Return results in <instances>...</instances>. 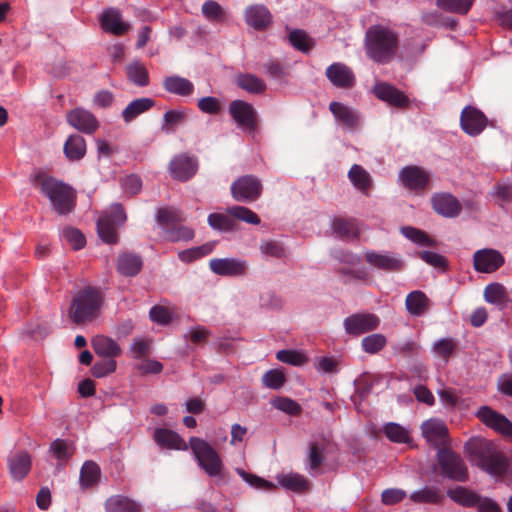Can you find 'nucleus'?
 I'll use <instances>...</instances> for the list:
<instances>
[{
  "label": "nucleus",
  "instance_id": "nucleus-1",
  "mask_svg": "<svg viewBox=\"0 0 512 512\" xmlns=\"http://www.w3.org/2000/svg\"><path fill=\"white\" fill-rule=\"evenodd\" d=\"M364 44L368 58L378 64H388L397 54L399 36L387 26L372 25L365 33Z\"/></svg>",
  "mask_w": 512,
  "mask_h": 512
},
{
  "label": "nucleus",
  "instance_id": "nucleus-2",
  "mask_svg": "<svg viewBox=\"0 0 512 512\" xmlns=\"http://www.w3.org/2000/svg\"><path fill=\"white\" fill-rule=\"evenodd\" d=\"M33 185L50 200L59 215H67L74 210L76 193L68 184L46 173H38L33 178Z\"/></svg>",
  "mask_w": 512,
  "mask_h": 512
},
{
  "label": "nucleus",
  "instance_id": "nucleus-3",
  "mask_svg": "<svg viewBox=\"0 0 512 512\" xmlns=\"http://www.w3.org/2000/svg\"><path fill=\"white\" fill-rule=\"evenodd\" d=\"M465 451L471 461L483 470L501 475L508 468V461L495 444L481 437L469 439L465 444Z\"/></svg>",
  "mask_w": 512,
  "mask_h": 512
},
{
  "label": "nucleus",
  "instance_id": "nucleus-4",
  "mask_svg": "<svg viewBox=\"0 0 512 512\" xmlns=\"http://www.w3.org/2000/svg\"><path fill=\"white\" fill-rule=\"evenodd\" d=\"M103 301L101 289L88 285L77 292L70 304L68 315L77 325L92 322L98 317Z\"/></svg>",
  "mask_w": 512,
  "mask_h": 512
},
{
  "label": "nucleus",
  "instance_id": "nucleus-5",
  "mask_svg": "<svg viewBox=\"0 0 512 512\" xmlns=\"http://www.w3.org/2000/svg\"><path fill=\"white\" fill-rule=\"evenodd\" d=\"M184 221L185 218L178 209L165 207L158 210L157 222L163 228L166 239L171 242L193 239L194 230L182 225Z\"/></svg>",
  "mask_w": 512,
  "mask_h": 512
},
{
  "label": "nucleus",
  "instance_id": "nucleus-6",
  "mask_svg": "<svg viewBox=\"0 0 512 512\" xmlns=\"http://www.w3.org/2000/svg\"><path fill=\"white\" fill-rule=\"evenodd\" d=\"M189 443L198 465L210 477L222 476L224 465L216 450L208 442L198 437H191Z\"/></svg>",
  "mask_w": 512,
  "mask_h": 512
},
{
  "label": "nucleus",
  "instance_id": "nucleus-7",
  "mask_svg": "<svg viewBox=\"0 0 512 512\" xmlns=\"http://www.w3.org/2000/svg\"><path fill=\"white\" fill-rule=\"evenodd\" d=\"M437 459L444 476L459 482L467 480V467L458 454L447 448H441L438 450Z\"/></svg>",
  "mask_w": 512,
  "mask_h": 512
},
{
  "label": "nucleus",
  "instance_id": "nucleus-8",
  "mask_svg": "<svg viewBox=\"0 0 512 512\" xmlns=\"http://www.w3.org/2000/svg\"><path fill=\"white\" fill-rule=\"evenodd\" d=\"M231 195L238 202L251 203L262 194L261 181L253 175H244L236 179L230 187Z\"/></svg>",
  "mask_w": 512,
  "mask_h": 512
},
{
  "label": "nucleus",
  "instance_id": "nucleus-9",
  "mask_svg": "<svg viewBox=\"0 0 512 512\" xmlns=\"http://www.w3.org/2000/svg\"><path fill=\"white\" fill-rule=\"evenodd\" d=\"M380 319L373 313H355L343 321L345 332L352 336L373 331L378 328Z\"/></svg>",
  "mask_w": 512,
  "mask_h": 512
},
{
  "label": "nucleus",
  "instance_id": "nucleus-10",
  "mask_svg": "<svg viewBox=\"0 0 512 512\" xmlns=\"http://www.w3.org/2000/svg\"><path fill=\"white\" fill-rule=\"evenodd\" d=\"M229 113L233 120L249 131L257 128V112L252 104L243 100H233L229 104Z\"/></svg>",
  "mask_w": 512,
  "mask_h": 512
},
{
  "label": "nucleus",
  "instance_id": "nucleus-11",
  "mask_svg": "<svg viewBox=\"0 0 512 512\" xmlns=\"http://www.w3.org/2000/svg\"><path fill=\"white\" fill-rule=\"evenodd\" d=\"M198 170V160L195 156L181 153L172 158L169 163V171L174 179L187 181L191 179Z\"/></svg>",
  "mask_w": 512,
  "mask_h": 512
},
{
  "label": "nucleus",
  "instance_id": "nucleus-12",
  "mask_svg": "<svg viewBox=\"0 0 512 512\" xmlns=\"http://www.w3.org/2000/svg\"><path fill=\"white\" fill-rule=\"evenodd\" d=\"M476 415L487 427L512 439V422L506 416L488 406L481 407Z\"/></svg>",
  "mask_w": 512,
  "mask_h": 512
},
{
  "label": "nucleus",
  "instance_id": "nucleus-13",
  "mask_svg": "<svg viewBox=\"0 0 512 512\" xmlns=\"http://www.w3.org/2000/svg\"><path fill=\"white\" fill-rule=\"evenodd\" d=\"M504 262L503 255L498 250L491 248L477 250L473 255L474 269L480 273L495 272Z\"/></svg>",
  "mask_w": 512,
  "mask_h": 512
},
{
  "label": "nucleus",
  "instance_id": "nucleus-14",
  "mask_svg": "<svg viewBox=\"0 0 512 512\" xmlns=\"http://www.w3.org/2000/svg\"><path fill=\"white\" fill-rule=\"evenodd\" d=\"M209 267L217 275L238 277L246 275L248 263L236 258H214L209 261Z\"/></svg>",
  "mask_w": 512,
  "mask_h": 512
},
{
  "label": "nucleus",
  "instance_id": "nucleus-15",
  "mask_svg": "<svg viewBox=\"0 0 512 512\" xmlns=\"http://www.w3.org/2000/svg\"><path fill=\"white\" fill-rule=\"evenodd\" d=\"M434 211L446 218H456L462 211L460 201L451 193H435L431 198Z\"/></svg>",
  "mask_w": 512,
  "mask_h": 512
},
{
  "label": "nucleus",
  "instance_id": "nucleus-16",
  "mask_svg": "<svg viewBox=\"0 0 512 512\" xmlns=\"http://www.w3.org/2000/svg\"><path fill=\"white\" fill-rule=\"evenodd\" d=\"M327 79L337 88L350 89L355 85L353 70L342 62H334L326 68Z\"/></svg>",
  "mask_w": 512,
  "mask_h": 512
},
{
  "label": "nucleus",
  "instance_id": "nucleus-17",
  "mask_svg": "<svg viewBox=\"0 0 512 512\" xmlns=\"http://www.w3.org/2000/svg\"><path fill=\"white\" fill-rule=\"evenodd\" d=\"M364 256L369 265L385 272H399L404 267L403 260L394 253L366 251Z\"/></svg>",
  "mask_w": 512,
  "mask_h": 512
},
{
  "label": "nucleus",
  "instance_id": "nucleus-18",
  "mask_svg": "<svg viewBox=\"0 0 512 512\" xmlns=\"http://www.w3.org/2000/svg\"><path fill=\"white\" fill-rule=\"evenodd\" d=\"M422 435L433 447L441 449L447 443L448 428L444 422L429 419L421 425Z\"/></svg>",
  "mask_w": 512,
  "mask_h": 512
},
{
  "label": "nucleus",
  "instance_id": "nucleus-19",
  "mask_svg": "<svg viewBox=\"0 0 512 512\" xmlns=\"http://www.w3.org/2000/svg\"><path fill=\"white\" fill-rule=\"evenodd\" d=\"M460 124L465 133L476 136L486 127L487 118L480 110L468 106L461 112Z\"/></svg>",
  "mask_w": 512,
  "mask_h": 512
},
{
  "label": "nucleus",
  "instance_id": "nucleus-20",
  "mask_svg": "<svg viewBox=\"0 0 512 512\" xmlns=\"http://www.w3.org/2000/svg\"><path fill=\"white\" fill-rule=\"evenodd\" d=\"M375 96L397 108H405L409 105V98L395 86L386 83H376L373 88Z\"/></svg>",
  "mask_w": 512,
  "mask_h": 512
},
{
  "label": "nucleus",
  "instance_id": "nucleus-21",
  "mask_svg": "<svg viewBox=\"0 0 512 512\" xmlns=\"http://www.w3.org/2000/svg\"><path fill=\"white\" fill-rule=\"evenodd\" d=\"M67 122L75 129L86 134L94 133L99 127L96 117L83 108L71 110L67 114Z\"/></svg>",
  "mask_w": 512,
  "mask_h": 512
},
{
  "label": "nucleus",
  "instance_id": "nucleus-22",
  "mask_svg": "<svg viewBox=\"0 0 512 512\" xmlns=\"http://www.w3.org/2000/svg\"><path fill=\"white\" fill-rule=\"evenodd\" d=\"M7 466L11 477L15 481H21L31 470V456L27 451H16L8 456Z\"/></svg>",
  "mask_w": 512,
  "mask_h": 512
},
{
  "label": "nucleus",
  "instance_id": "nucleus-23",
  "mask_svg": "<svg viewBox=\"0 0 512 512\" xmlns=\"http://www.w3.org/2000/svg\"><path fill=\"white\" fill-rule=\"evenodd\" d=\"M400 179L410 190H423L429 182V175L418 166H407L401 170Z\"/></svg>",
  "mask_w": 512,
  "mask_h": 512
},
{
  "label": "nucleus",
  "instance_id": "nucleus-24",
  "mask_svg": "<svg viewBox=\"0 0 512 512\" xmlns=\"http://www.w3.org/2000/svg\"><path fill=\"white\" fill-rule=\"evenodd\" d=\"M244 16L246 23L258 31L267 29L272 20L268 8L260 4L247 7Z\"/></svg>",
  "mask_w": 512,
  "mask_h": 512
},
{
  "label": "nucleus",
  "instance_id": "nucleus-25",
  "mask_svg": "<svg viewBox=\"0 0 512 512\" xmlns=\"http://www.w3.org/2000/svg\"><path fill=\"white\" fill-rule=\"evenodd\" d=\"M329 110L345 128L354 130L358 127L359 115L354 109L340 102L333 101L329 104Z\"/></svg>",
  "mask_w": 512,
  "mask_h": 512
},
{
  "label": "nucleus",
  "instance_id": "nucleus-26",
  "mask_svg": "<svg viewBox=\"0 0 512 512\" xmlns=\"http://www.w3.org/2000/svg\"><path fill=\"white\" fill-rule=\"evenodd\" d=\"M101 26L106 32L120 36L129 29V24L122 21L121 13L118 9L109 8L101 16Z\"/></svg>",
  "mask_w": 512,
  "mask_h": 512
},
{
  "label": "nucleus",
  "instance_id": "nucleus-27",
  "mask_svg": "<svg viewBox=\"0 0 512 512\" xmlns=\"http://www.w3.org/2000/svg\"><path fill=\"white\" fill-rule=\"evenodd\" d=\"M142 258L134 253L124 252L117 258V270L126 277L136 276L142 269Z\"/></svg>",
  "mask_w": 512,
  "mask_h": 512
},
{
  "label": "nucleus",
  "instance_id": "nucleus-28",
  "mask_svg": "<svg viewBox=\"0 0 512 512\" xmlns=\"http://www.w3.org/2000/svg\"><path fill=\"white\" fill-rule=\"evenodd\" d=\"M405 306L409 314L419 317L430 309L431 302L424 292L415 290L406 296Z\"/></svg>",
  "mask_w": 512,
  "mask_h": 512
},
{
  "label": "nucleus",
  "instance_id": "nucleus-29",
  "mask_svg": "<svg viewBox=\"0 0 512 512\" xmlns=\"http://www.w3.org/2000/svg\"><path fill=\"white\" fill-rule=\"evenodd\" d=\"M91 344L94 352L100 357L113 359L114 357H118L122 352L115 340L104 335L95 336Z\"/></svg>",
  "mask_w": 512,
  "mask_h": 512
},
{
  "label": "nucleus",
  "instance_id": "nucleus-30",
  "mask_svg": "<svg viewBox=\"0 0 512 512\" xmlns=\"http://www.w3.org/2000/svg\"><path fill=\"white\" fill-rule=\"evenodd\" d=\"M154 439L162 447L186 450L187 444L185 441L174 431L158 428L155 430Z\"/></svg>",
  "mask_w": 512,
  "mask_h": 512
},
{
  "label": "nucleus",
  "instance_id": "nucleus-31",
  "mask_svg": "<svg viewBox=\"0 0 512 512\" xmlns=\"http://www.w3.org/2000/svg\"><path fill=\"white\" fill-rule=\"evenodd\" d=\"M484 299L486 302L505 309L509 303V295L506 288L500 283L488 284L484 289Z\"/></svg>",
  "mask_w": 512,
  "mask_h": 512
},
{
  "label": "nucleus",
  "instance_id": "nucleus-32",
  "mask_svg": "<svg viewBox=\"0 0 512 512\" xmlns=\"http://www.w3.org/2000/svg\"><path fill=\"white\" fill-rule=\"evenodd\" d=\"M101 477V469L94 461H85L80 470L79 483L83 490L94 487Z\"/></svg>",
  "mask_w": 512,
  "mask_h": 512
},
{
  "label": "nucleus",
  "instance_id": "nucleus-33",
  "mask_svg": "<svg viewBox=\"0 0 512 512\" xmlns=\"http://www.w3.org/2000/svg\"><path fill=\"white\" fill-rule=\"evenodd\" d=\"M163 87L167 92L179 96H190L194 91V85L190 80L177 75L166 77Z\"/></svg>",
  "mask_w": 512,
  "mask_h": 512
},
{
  "label": "nucleus",
  "instance_id": "nucleus-34",
  "mask_svg": "<svg viewBox=\"0 0 512 512\" xmlns=\"http://www.w3.org/2000/svg\"><path fill=\"white\" fill-rule=\"evenodd\" d=\"M410 499L417 504H440L444 499V494L438 487L425 486L411 493Z\"/></svg>",
  "mask_w": 512,
  "mask_h": 512
},
{
  "label": "nucleus",
  "instance_id": "nucleus-35",
  "mask_svg": "<svg viewBox=\"0 0 512 512\" xmlns=\"http://www.w3.org/2000/svg\"><path fill=\"white\" fill-rule=\"evenodd\" d=\"M154 105L155 101L151 98L143 97L135 99L122 111L123 120L129 123L142 113L150 110Z\"/></svg>",
  "mask_w": 512,
  "mask_h": 512
},
{
  "label": "nucleus",
  "instance_id": "nucleus-36",
  "mask_svg": "<svg viewBox=\"0 0 512 512\" xmlns=\"http://www.w3.org/2000/svg\"><path fill=\"white\" fill-rule=\"evenodd\" d=\"M235 83L239 88L250 94H261L266 90L265 82L261 78L250 73L238 74L235 78Z\"/></svg>",
  "mask_w": 512,
  "mask_h": 512
},
{
  "label": "nucleus",
  "instance_id": "nucleus-37",
  "mask_svg": "<svg viewBox=\"0 0 512 512\" xmlns=\"http://www.w3.org/2000/svg\"><path fill=\"white\" fill-rule=\"evenodd\" d=\"M447 495L457 504L465 506V507H474L478 506L481 497L462 486H458L454 489H449L447 491Z\"/></svg>",
  "mask_w": 512,
  "mask_h": 512
},
{
  "label": "nucleus",
  "instance_id": "nucleus-38",
  "mask_svg": "<svg viewBox=\"0 0 512 512\" xmlns=\"http://www.w3.org/2000/svg\"><path fill=\"white\" fill-rule=\"evenodd\" d=\"M49 451L58 460L59 465H62L66 464L73 457L75 447L70 441L56 439L50 444Z\"/></svg>",
  "mask_w": 512,
  "mask_h": 512
},
{
  "label": "nucleus",
  "instance_id": "nucleus-39",
  "mask_svg": "<svg viewBox=\"0 0 512 512\" xmlns=\"http://www.w3.org/2000/svg\"><path fill=\"white\" fill-rule=\"evenodd\" d=\"M106 512H139V505L131 499L115 495L109 497L105 502Z\"/></svg>",
  "mask_w": 512,
  "mask_h": 512
},
{
  "label": "nucleus",
  "instance_id": "nucleus-40",
  "mask_svg": "<svg viewBox=\"0 0 512 512\" xmlns=\"http://www.w3.org/2000/svg\"><path fill=\"white\" fill-rule=\"evenodd\" d=\"M64 153L69 160H80L86 153V143L81 135H71L64 144Z\"/></svg>",
  "mask_w": 512,
  "mask_h": 512
},
{
  "label": "nucleus",
  "instance_id": "nucleus-41",
  "mask_svg": "<svg viewBox=\"0 0 512 512\" xmlns=\"http://www.w3.org/2000/svg\"><path fill=\"white\" fill-rule=\"evenodd\" d=\"M277 480L282 487L293 492L301 493L309 489L308 480L304 476L297 473L279 475Z\"/></svg>",
  "mask_w": 512,
  "mask_h": 512
},
{
  "label": "nucleus",
  "instance_id": "nucleus-42",
  "mask_svg": "<svg viewBox=\"0 0 512 512\" xmlns=\"http://www.w3.org/2000/svg\"><path fill=\"white\" fill-rule=\"evenodd\" d=\"M111 216H101L97 221V231L99 237L108 244H114L118 241L116 227Z\"/></svg>",
  "mask_w": 512,
  "mask_h": 512
},
{
  "label": "nucleus",
  "instance_id": "nucleus-43",
  "mask_svg": "<svg viewBox=\"0 0 512 512\" xmlns=\"http://www.w3.org/2000/svg\"><path fill=\"white\" fill-rule=\"evenodd\" d=\"M348 177L357 189L365 194L368 193L372 184V179L365 169L360 165L354 164L348 172Z\"/></svg>",
  "mask_w": 512,
  "mask_h": 512
},
{
  "label": "nucleus",
  "instance_id": "nucleus-44",
  "mask_svg": "<svg viewBox=\"0 0 512 512\" xmlns=\"http://www.w3.org/2000/svg\"><path fill=\"white\" fill-rule=\"evenodd\" d=\"M334 232L342 239L351 240L357 238L359 230L353 219L336 218L333 221Z\"/></svg>",
  "mask_w": 512,
  "mask_h": 512
},
{
  "label": "nucleus",
  "instance_id": "nucleus-45",
  "mask_svg": "<svg viewBox=\"0 0 512 512\" xmlns=\"http://www.w3.org/2000/svg\"><path fill=\"white\" fill-rule=\"evenodd\" d=\"M186 113L182 110H169L163 115L162 132L170 134L175 132L176 128L185 122Z\"/></svg>",
  "mask_w": 512,
  "mask_h": 512
},
{
  "label": "nucleus",
  "instance_id": "nucleus-46",
  "mask_svg": "<svg viewBox=\"0 0 512 512\" xmlns=\"http://www.w3.org/2000/svg\"><path fill=\"white\" fill-rule=\"evenodd\" d=\"M259 250L264 256L278 260H283L287 256L285 246L282 242L277 240H262L259 246Z\"/></svg>",
  "mask_w": 512,
  "mask_h": 512
},
{
  "label": "nucleus",
  "instance_id": "nucleus-47",
  "mask_svg": "<svg viewBox=\"0 0 512 512\" xmlns=\"http://www.w3.org/2000/svg\"><path fill=\"white\" fill-rule=\"evenodd\" d=\"M127 76L137 86L145 87L149 84L148 71L140 62H134L127 66Z\"/></svg>",
  "mask_w": 512,
  "mask_h": 512
},
{
  "label": "nucleus",
  "instance_id": "nucleus-48",
  "mask_svg": "<svg viewBox=\"0 0 512 512\" xmlns=\"http://www.w3.org/2000/svg\"><path fill=\"white\" fill-rule=\"evenodd\" d=\"M386 344V337L379 333L368 335L361 341L362 349L368 354H376L380 352Z\"/></svg>",
  "mask_w": 512,
  "mask_h": 512
},
{
  "label": "nucleus",
  "instance_id": "nucleus-49",
  "mask_svg": "<svg viewBox=\"0 0 512 512\" xmlns=\"http://www.w3.org/2000/svg\"><path fill=\"white\" fill-rule=\"evenodd\" d=\"M227 214L232 218L252 225H258L261 221L256 213L244 206H232L227 209Z\"/></svg>",
  "mask_w": 512,
  "mask_h": 512
},
{
  "label": "nucleus",
  "instance_id": "nucleus-50",
  "mask_svg": "<svg viewBox=\"0 0 512 512\" xmlns=\"http://www.w3.org/2000/svg\"><path fill=\"white\" fill-rule=\"evenodd\" d=\"M202 13L209 21L213 22H224L227 19L225 10L213 0L206 1L202 5Z\"/></svg>",
  "mask_w": 512,
  "mask_h": 512
},
{
  "label": "nucleus",
  "instance_id": "nucleus-51",
  "mask_svg": "<svg viewBox=\"0 0 512 512\" xmlns=\"http://www.w3.org/2000/svg\"><path fill=\"white\" fill-rule=\"evenodd\" d=\"M475 0H437V5L452 13L465 15L472 7Z\"/></svg>",
  "mask_w": 512,
  "mask_h": 512
},
{
  "label": "nucleus",
  "instance_id": "nucleus-52",
  "mask_svg": "<svg viewBox=\"0 0 512 512\" xmlns=\"http://www.w3.org/2000/svg\"><path fill=\"white\" fill-rule=\"evenodd\" d=\"M384 434L390 441L396 443H407L410 439L408 430L394 422L384 426Z\"/></svg>",
  "mask_w": 512,
  "mask_h": 512
},
{
  "label": "nucleus",
  "instance_id": "nucleus-53",
  "mask_svg": "<svg viewBox=\"0 0 512 512\" xmlns=\"http://www.w3.org/2000/svg\"><path fill=\"white\" fill-rule=\"evenodd\" d=\"M401 232L406 238H408L409 240L416 244H420L423 246L435 245L434 240H432L426 232L418 228L406 226L401 228Z\"/></svg>",
  "mask_w": 512,
  "mask_h": 512
},
{
  "label": "nucleus",
  "instance_id": "nucleus-54",
  "mask_svg": "<svg viewBox=\"0 0 512 512\" xmlns=\"http://www.w3.org/2000/svg\"><path fill=\"white\" fill-rule=\"evenodd\" d=\"M271 403L274 408L291 416H297L302 411L300 404L288 397H276Z\"/></svg>",
  "mask_w": 512,
  "mask_h": 512
},
{
  "label": "nucleus",
  "instance_id": "nucleus-55",
  "mask_svg": "<svg viewBox=\"0 0 512 512\" xmlns=\"http://www.w3.org/2000/svg\"><path fill=\"white\" fill-rule=\"evenodd\" d=\"M457 349V342L452 338H443L438 340L434 346L433 351L436 355L442 358L444 361H448L450 356Z\"/></svg>",
  "mask_w": 512,
  "mask_h": 512
},
{
  "label": "nucleus",
  "instance_id": "nucleus-56",
  "mask_svg": "<svg viewBox=\"0 0 512 512\" xmlns=\"http://www.w3.org/2000/svg\"><path fill=\"white\" fill-rule=\"evenodd\" d=\"M289 41L294 48L301 52L306 53L311 49V40L304 30H292L289 34Z\"/></svg>",
  "mask_w": 512,
  "mask_h": 512
},
{
  "label": "nucleus",
  "instance_id": "nucleus-57",
  "mask_svg": "<svg viewBox=\"0 0 512 512\" xmlns=\"http://www.w3.org/2000/svg\"><path fill=\"white\" fill-rule=\"evenodd\" d=\"M222 213H211L208 216V224L216 230L230 231L234 227V220Z\"/></svg>",
  "mask_w": 512,
  "mask_h": 512
},
{
  "label": "nucleus",
  "instance_id": "nucleus-58",
  "mask_svg": "<svg viewBox=\"0 0 512 512\" xmlns=\"http://www.w3.org/2000/svg\"><path fill=\"white\" fill-rule=\"evenodd\" d=\"M236 471L245 482H247L249 485L256 489L272 490L276 487L275 484L266 481L265 479L257 475L247 473L245 470L241 468H238Z\"/></svg>",
  "mask_w": 512,
  "mask_h": 512
},
{
  "label": "nucleus",
  "instance_id": "nucleus-59",
  "mask_svg": "<svg viewBox=\"0 0 512 512\" xmlns=\"http://www.w3.org/2000/svg\"><path fill=\"white\" fill-rule=\"evenodd\" d=\"M285 381L286 378L284 373L277 369L267 371L262 377L264 386L274 390L280 389L284 385Z\"/></svg>",
  "mask_w": 512,
  "mask_h": 512
},
{
  "label": "nucleus",
  "instance_id": "nucleus-60",
  "mask_svg": "<svg viewBox=\"0 0 512 512\" xmlns=\"http://www.w3.org/2000/svg\"><path fill=\"white\" fill-rule=\"evenodd\" d=\"M276 359L294 366H301L307 361L304 354L294 350H280L276 353Z\"/></svg>",
  "mask_w": 512,
  "mask_h": 512
},
{
  "label": "nucleus",
  "instance_id": "nucleus-61",
  "mask_svg": "<svg viewBox=\"0 0 512 512\" xmlns=\"http://www.w3.org/2000/svg\"><path fill=\"white\" fill-rule=\"evenodd\" d=\"M62 236L73 247L74 250H80L86 244L84 235L80 230L76 228H65L62 232Z\"/></svg>",
  "mask_w": 512,
  "mask_h": 512
},
{
  "label": "nucleus",
  "instance_id": "nucleus-62",
  "mask_svg": "<svg viewBox=\"0 0 512 512\" xmlns=\"http://www.w3.org/2000/svg\"><path fill=\"white\" fill-rule=\"evenodd\" d=\"M150 319L160 325H167L172 321V312L165 306L155 305L149 311Z\"/></svg>",
  "mask_w": 512,
  "mask_h": 512
},
{
  "label": "nucleus",
  "instance_id": "nucleus-63",
  "mask_svg": "<svg viewBox=\"0 0 512 512\" xmlns=\"http://www.w3.org/2000/svg\"><path fill=\"white\" fill-rule=\"evenodd\" d=\"M116 370V362L114 359L105 358L103 360L97 361L92 369V375L96 378L105 377L108 374L113 373Z\"/></svg>",
  "mask_w": 512,
  "mask_h": 512
},
{
  "label": "nucleus",
  "instance_id": "nucleus-64",
  "mask_svg": "<svg viewBox=\"0 0 512 512\" xmlns=\"http://www.w3.org/2000/svg\"><path fill=\"white\" fill-rule=\"evenodd\" d=\"M323 450L324 448L316 442L309 444L308 462L311 470H318L321 467L324 461Z\"/></svg>",
  "mask_w": 512,
  "mask_h": 512
}]
</instances>
